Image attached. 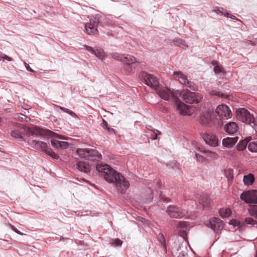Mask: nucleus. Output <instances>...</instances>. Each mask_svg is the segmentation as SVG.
Returning a JSON list of instances; mask_svg holds the SVG:
<instances>
[{"label":"nucleus","instance_id":"1","mask_svg":"<svg viewBox=\"0 0 257 257\" xmlns=\"http://www.w3.org/2000/svg\"><path fill=\"white\" fill-rule=\"evenodd\" d=\"M96 170L103 176L105 180L109 183H115L117 190L120 193H125L130 186V183L120 173L117 172L110 166L107 164L96 165Z\"/></svg>","mask_w":257,"mask_h":257},{"label":"nucleus","instance_id":"2","mask_svg":"<svg viewBox=\"0 0 257 257\" xmlns=\"http://www.w3.org/2000/svg\"><path fill=\"white\" fill-rule=\"evenodd\" d=\"M179 96H181L183 100L189 104L197 103L202 98L198 93L191 92L187 89L182 91L176 90V93L173 94V101L177 110L183 115H190L189 106L181 101L178 98Z\"/></svg>","mask_w":257,"mask_h":257},{"label":"nucleus","instance_id":"3","mask_svg":"<svg viewBox=\"0 0 257 257\" xmlns=\"http://www.w3.org/2000/svg\"><path fill=\"white\" fill-rule=\"evenodd\" d=\"M32 135H35L37 136H47L53 137L51 140L52 146L56 149H66L68 148L69 144L67 142L60 141L57 140L64 139L61 136H58L56 133L47 129H42L37 126H34L31 131Z\"/></svg>","mask_w":257,"mask_h":257},{"label":"nucleus","instance_id":"4","mask_svg":"<svg viewBox=\"0 0 257 257\" xmlns=\"http://www.w3.org/2000/svg\"><path fill=\"white\" fill-rule=\"evenodd\" d=\"M111 57L123 63V70L128 74L134 73L140 64V62L137 61L136 58L131 55L125 56L115 52L111 54Z\"/></svg>","mask_w":257,"mask_h":257},{"label":"nucleus","instance_id":"5","mask_svg":"<svg viewBox=\"0 0 257 257\" xmlns=\"http://www.w3.org/2000/svg\"><path fill=\"white\" fill-rule=\"evenodd\" d=\"M74 155L77 160L84 159L89 161L97 162L101 159V154L96 150L93 149L78 148Z\"/></svg>","mask_w":257,"mask_h":257},{"label":"nucleus","instance_id":"6","mask_svg":"<svg viewBox=\"0 0 257 257\" xmlns=\"http://www.w3.org/2000/svg\"><path fill=\"white\" fill-rule=\"evenodd\" d=\"M237 118L243 122L249 124L257 130V117H254L252 114L245 108H240L236 110Z\"/></svg>","mask_w":257,"mask_h":257},{"label":"nucleus","instance_id":"7","mask_svg":"<svg viewBox=\"0 0 257 257\" xmlns=\"http://www.w3.org/2000/svg\"><path fill=\"white\" fill-rule=\"evenodd\" d=\"M142 80L148 86L155 89L159 85L158 79L154 75L149 74L145 71H142L140 74Z\"/></svg>","mask_w":257,"mask_h":257},{"label":"nucleus","instance_id":"8","mask_svg":"<svg viewBox=\"0 0 257 257\" xmlns=\"http://www.w3.org/2000/svg\"><path fill=\"white\" fill-rule=\"evenodd\" d=\"M240 198L247 204H257V190H249L243 191Z\"/></svg>","mask_w":257,"mask_h":257},{"label":"nucleus","instance_id":"9","mask_svg":"<svg viewBox=\"0 0 257 257\" xmlns=\"http://www.w3.org/2000/svg\"><path fill=\"white\" fill-rule=\"evenodd\" d=\"M174 75L178 78L180 82L184 84L186 87L189 88L193 91L197 90L198 86L193 82L188 80L187 76L181 73L180 71L174 72Z\"/></svg>","mask_w":257,"mask_h":257},{"label":"nucleus","instance_id":"10","mask_svg":"<svg viewBox=\"0 0 257 257\" xmlns=\"http://www.w3.org/2000/svg\"><path fill=\"white\" fill-rule=\"evenodd\" d=\"M167 212L171 218H183L186 216L187 213L186 210L181 209L174 205L169 206L168 207Z\"/></svg>","mask_w":257,"mask_h":257},{"label":"nucleus","instance_id":"11","mask_svg":"<svg viewBox=\"0 0 257 257\" xmlns=\"http://www.w3.org/2000/svg\"><path fill=\"white\" fill-rule=\"evenodd\" d=\"M99 21L96 17H91L89 23L84 24L86 32L89 35H95L98 32L97 27Z\"/></svg>","mask_w":257,"mask_h":257},{"label":"nucleus","instance_id":"12","mask_svg":"<svg viewBox=\"0 0 257 257\" xmlns=\"http://www.w3.org/2000/svg\"><path fill=\"white\" fill-rule=\"evenodd\" d=\"M215 113L221 119H227L232 116L231 111L225 104L219 105L217 107Z\"/></svg>","mask_w":257,"mask_h":257},{"label":"nucleus","instance_id":"13","mask_svg":"<svg viewBox=\"0 0 257 257\" xmlns=\"http://www.w3.org/2000/svg\"><path fill=\"white\" fill-rule=\"evenodd\" d=\"M155 90L161 98L165 100H169L171 96L173 97V94L176 93V91H171L167 87L160 85L155 89Z\"/></svg>","mask_w":257,"mask_h":257},{"label":"nucleus","instance_id":"14","mask_svg":"<svg viewBox=\"0 0 257 257\" xmlns=\"http://www.w3.org/2000/svg\"><path fill=\"white\" fill-rule=\"evenodd\" d=\"M202 137L206 144L210 146L216 147L218 145V139L214 134L206 133Z\"/></svg>","mask_w":257,"mask_h":257},{"label":"nucleus","instance_id":"15","mask_svg":"<svg viewBox=\"0 0 257 257\" xmlns=\"http://www.w3.org/2000/svg\"><path fill=\"white\" fill-rule=\"evenodd\" d=\"M208 226L214 231H218L223 228V222L219 218L215 217L210 219Z\"/></svg>","mask_w":257,"mask_h":257},{"label":"nucleus","instance_id":"16","mask_svg":"<svg viewBox=\"0 0 257 257\" xmlns=\"http://www.w3.org/2000/svg\"><path fill=\"white\" fill-rule=\"evenodd\" d=\"M212 114L210 111L203 113L200 118V123L206 126H210L213 123Z\"/></svg>","mask_w":257,"mask_h":257},{"label":"nucleus","instance_id":"17","mask_svg":"<svg viewBox=\"0 0 257 257\" xmlns=\"http://www.w3.org/2000/svg\"><path fill=\"white\" fill-rule=\"evenodd\" d=\"M29 143L34 148L37 150H40L43 152H45L48 148L46 143L37 141L33 138L30 139Z\"/></svg>","mask_w":257,"mask_h":257},{"label":"nucleus","instance_id":"18","mask_svg":"<svg viewBox=\"0 0 257 257\" xmlns=\"http://www.w3.org/2000/svg\"><path fill=\"white\" fill-rule=\"evenodd\" d=\"M238 139V137L233 138L226 137L222 140V145L223 147L230 149L236 143Z\"/></svg>","mask_w":257,"mask_h":257},{"label":"nucleus","instance_id":"19","mask_svg":"<svg viewBox=\"0 0 257 257\" xmlns=\"http://www.w3.org/2000/svg\"><path fill=\"white\" fill-rule=\"evenodd\" d=\"M237 125L235 122L230 121L225 124L224 130L229 135H233L237 131Z\"/></svg>","mask_w":257,"mask_h":257},{"label":"nucleus","instance_id":"20","mask_svg":"<svg viewBox=\"0 0 257 257\" xmlns=\"http://www.w3.org/2000/svg\"><path fill=\"white\" fill-rule=\"evenodd\" d=\"M76 168L80 171L88 173L90 171V165L85 162L79 161L76 164Z\"/></svg>","mask_w":257,"mask_h":257},{"label":"nucleus","instance_id":"21","mask_svg":"<svg viewBox=\"0 0 257 257\" xmlns=\"http://www.w3.org/2000/svg\"><path fill=\"white\" fill-rule=\"evenodd\" d=\"M251 138L250 137H247L243 140H241L236 145V149L238 151H242L246 149L247 144L250 141Z\"/></svg>","mask_w":257,"mask_h":257},{"label":"nucleus","instance_id":"22","mask_svg":"<svg viewBox=\"0 0 257 257\" xmlns=\"http://www.w3.org/2000/svg\"><path fill=\"white\" fill-rule=\"evenodd\" d=\"M10 134L12 137L19 141H25L24 140L25 134L18 130L11 131Z\"/></svg>","mask_w":257,"mask_h":257},{"label":"nucleus","instance_id":"23","mask_svg":"<svg viewBox=\"0 0 257 257\" xmlns=\"http://www.w3.org/2000/svg\"><path fill=\"white\" fill-rule=\"evenodd\" d=\"M243 181L245 185H251L254 181V177L252 174L245 175L243 177Z\"/></svg>","mask_w":257,"mask_h":257},{"label":"nucleus","instance_id":"24","mask_svg":"<svg viewBox=\"0 0 257 257\" xmlns=\"http://www.w3.org/2000/svg\"><path fill=\"white\" fill-rule=\"evenodd\" d=\"M219 213L222 218H227L229 217L232 213L231 209L229 208H220L219 209Z\"/></svg>","mask_w":257,"mask_h":257},{"label":"nucleus","instance_id":"25","mask_svg":"<svg viewBox=\"0 0 257 257\" xmlns=\"http://www.w3.org/2000/svg\"><path fill=\"white\" fill-rule=\"evenodd\" d=\"M198 201L199 204H201L203 208L207 206L210 202V199L205 195L200 196L198 199Z\"/></svg>","mask_w":257,"mask_h":257},{"label":"nucleus","instance_id":"26","mask_svg":"<svg viewBox=\"0 0 257 257\" xmlns=\"http://www.w3.org/2000/svg\"><path fill=\"white\" fill-rule=\"evenodd\" d=\"M157 239L160 243L162 245V248L165 252H167V246L166 243V239L162 232H160L158 235Z\"/></svg>","mask_w":257,"mask_h":257},{"label":"nucleus","instance_id":"27","mask_svg":"<svg viewBox=\"0 0 257 257\" xmlns=\"http://www.w3.org/2000/svg\"><path fill=\"white\" fill-rule=\"evenodd\" d=\"M94 54L102 60L105 59V53L104 50L101 48L95 47Z\"/></svg>","mask_w":257,"mask_h":257},{"label":"nucleus","instance_id":"28","mask_svg":"<svg viewBox=\"0 0 257 257\" xmlns=\"http://www.w3.org/2000/svg\"><path fill=\"white\" fill-rule=\"evenodd\" d=\"M248 149L251 152H257V140H254L249 143Z\"/></svg>","mask_w":257,"mask_h":257},{"label":"nucleus","instance_id":"29","mask_svg":"<svg viewBox=\"0 0 257 257\" xmlns=\"http://www.w3.org/2000/svg\"><path fill=\"white\" fill-rule=\"evenodd\" d=\"M214 11L216 13H219L222 16L229 17L230 14L226 12L223 8L221 7H216Z\"/></svg>","mask_w":257,"mask_h":257},{"label":"nucleus","instance_id":"30","mask_svg":"<svg viewBox=\"0 0 257 257\" xmlns=\"http://www.w3.org/2000/svg\"><path fill=\"white\" fill-rule=\"evenodd\" d=\"M56 107L60 109L61 110H62L63 111L66 112V113H67L68 114H69L70 115H71L72 117H76V118H78V116L77 115L75 114V113H74L73 111L69 110V109L68 108H65V107H63L62 106H60L59 105H56Z\"/></svg>","mask_w":257,"mask_h":257},{"label":"nucleus","instance_id":"31","mask_svg":"<svg viewBox=\"0 0 257 257\" xmlns=\"http://www.w3.org/2000/svg\"><path fill=\"white\" fill-rule=\"evenodd\" d=\"M173 43L174 44V45H176V46H186V44H185V42L182 40L180 38H175L173 41Z\"/></svg>","mask_w":257,"mask_h":257},{"label":"nucleus","instance_id":"32","mask_svg":"<svg viewBox=\"0 0 257 257\" xmlns=\"http://www.w3.org/2000/svg\"><path fill=\"white\" fill-rule=\"evenodd\" d=\"M244 222L246 224L250 225L252 226H254L255 225H257V221L250 217H246L244 220Z\"/></svg>","mask_w":257,"mask_h":257},{"label":"nucleus","instance_id":"33","mask_svg":"<svg viewBox=\"0 0 257 257\" xmlns=\"http://www.w3.org/2000/svg\"><path fill=\"white\" fill-rule=\"evenodd\" d=\"M44 153L54 159H57L59 158L58 155L56 154L53 151H52L51 149L49 148L46 150V151Z\"/></svg>","mask_w":257,"mask_h":257},{"label":"nucleus","instance_id":"34","mask_svg":"<svg viewBox=\"0 0 257 257\" xmlns=\"http://www.w3.org/2000/svg\"><path fill=\"white\" fill-rule=\"evenodd\" d=\"M247 211L249 214V215L255 219H257V209L255 208V207H251L250 206L249 208L247 209Z\"/></svg>","mask_w":257,"mask_h":257},{"label":"nucleus","instance_id":"35","mask_svg":"<svg viewBox=\"0 0 257 257\" xmlns=\"http://www.w3.org/2000/svg\"><path fill=\"white\" fill-rule=\"evenodd\" d=\"M213 71L214 73L216 74H218L221 72L224 73H226V72L224 71L222 66L219 65H217L216 66H215L214 68Z\"/></svg>","mask_w":257,"mask_h":257},{"label":"nucleus","instance_id":"36","mask_svg":"<svg viewBox=\"0 0 257 257\" xmlns=\"http://www.w3.org/2000/svg\"><path fill=\"white\" fill-rule=\"evenodd\" d=\"M122 243V241L119 238H116L112 239L110 242L111 245L114 246H121Z\"/></svg>","mask_w":257,"mask_h":257},{"label":"nucleus","instance_id":"37","mask_svg":"<svg viewBox=\"0 0 257 257\" xmlns=\"http://www.w3.org/2000/svg\"><path fill=\"white\" fill-rule=\"evenodd\" d=\"M195 157L197 159V160L200 162H204L205 161V158L202 155L196 154Z\"/></svg>","mask_w":257,"mask_h":257},{"label":"nucleus","instance_id":"38","mask_svg":"<svg viewBox=\"0 0 257 257\" xmlns=\"http://www.w3.org/2000/svg\"><path fill=\"white\" fill-rule=\"evenodd\" d=\"M188 224L187 222L179 221L177 223V227L183 228L186 227Z\"/></svg>","mask_w":257,"mask_h":257},{"label":"nucleus","instance_id":"39","mask_svg":"<svg viewBox=\"0 0 257 257\" xmlns=\"http://www.w3.org/2000/svg\"><path fill=\"white\" fill-rule=\"evenodd\" d=\"M84 47L85 48L86 50H87L88 52H90L91 54L94 53L95 47L93 48L90 46L86 45H84Z\"/></svg>","mask_w":257,"mask_h":257},{"label":"nucleus","instance_id":"40","mask_svg":"<svg viewBox=\"0 0 257 257\" xmlns=\"http://www.w3.org/2000/svg\"><path fill=\"white\" fill-rule=\"evenodd\" d=\"M153 132L155 135V136H154V137H153V139L157 140L158 139V137H157L158 135H160L161 133L160 131H158L157 130H155V129H154Z\"/></svg>","mask_w":257,"mask_h":257},{"label":"nucleus","instance_id":"41","mask_svg":"<svg viewBox=\"0 0 257 257\" xmlns=\"http://www.w3.org/2000/svg\"><path fill=\"white\" fill-rule=\"evenodd\" d=\"M101 126L104 129H106L107 127H108V124L106 121H105L104 119H102V122L101 123Z\"/></svg>","mask_w":257,"mask_h":257},{"label":"nucleus","instance_id":"42","mask_svg":"<svg viewBox=\"0 0 257 257\" xmlns=\"http://www.w3.org/2000/svg\"><path fill=\"white\" fill-rule=\"evenodd\" d=\"M10 226L13 230H14L15 232L20 235L22 234V233L19 230H18L14 225L10 224Z\"/></svg>","mask_w":257,"mask_h":257},{"label":"nucleus","instance_id":"43","mask_svg":"<svg viewBox=\"0 0 257 257\" xmlns=\"http://www.w3.org/2000/svg\"><path fill=\"white\" fill-rule=\"evenodd\" d=\"M214 94L216 95V96L221 97H224V94L222 92H220V91L214 92Z\"/></svg>","mask_w":257,"mask_h":257},{"label":"nucleus","instance_id":"44","mask_svg":"<svg viewBox=\"0 0 257 257\" xmlns=\"http://www.w3.org/2000/svg\"><path fill=\"white\" fill-rule=\"evenodd\" d=\"M231 222V224L234 226H238L240 224V221L236 220H232Z\"/></svg>","mask_w":257,"mask_h":257},{"label":"nucleus","instance_id":"45","mask_svg":"<svg viewBox=\"0 0 257 257\" xmlns=\"http://www.w3.org/2000/svg\"><path fill=\"white\" fill-rule=\"evenodd\" d=\"M106 130H107L108 133L110 134H114L115 133V130L113 128H111L110 127H107L106 129Z\"/></svg>","mask_w":257,"mask_h":257},{"label":"nucleus","instance_id":"46","mask_svg":"<svg viewBox=\"0 0 257 257\" xmlns=\"http://www.w3.org/2000/svg\"><path fill=\"white\" fill-rule=\"evenodd\" d=\"M3 58V59H6L8 61H12L13 60V59L12 57H10L6 55H5V56Z\"/></svg>","mask_w":257,"mask_h":257},{"label":"nucleus","instance_id":"47","mask_svg":"<svg viewBox=\"0 0 257 257\" xmlns=\"http://www.w3.org/2000/svg\"><path fill=\"white\" fill-rule=\"evenodd\" d=\"M26 67L27 70L29 71L30 72H33L34 71L29 66L28 64H27L26 65Z\"/></svg>","mask_w":257,"mask_h":257},{"label":"nucleus","instance_id":"48","mask_svg":"<svg viewBox=\"0 0 257 257\" xmlns=\"http://www.w3.org/2000/svg\"><path fill=\"white\" fill-rule=\"evenodd\" d=\"M211 65L215 66H216L217 65H219L218 62L216 60L212 61L211 62Z\"/></svg>","mask_w":257,"mask_h":257},{"label":"nucleus","instance_id":"49","mask_svg":"<svg viewBox=\"0 0 257 257\" xmlns=\"http://www.w3.org/2000/svg\"><path fill=\"white\" fill-rule=\"evenodd\" d=\"M228 18H230L232 20H236V19H237L236 17L235 16H233V15H230V14L229 17Z\"/></svg>","mask_w":257,"mask_h":257},{"label":"nucleus","instance_id":"50","mask_svg":"<svg viewBox=\"0 0 257 257\" xmlns=\"http://www.w3.org/2000/svg\"><path fill=\"white\" fill-rule=\"evenodd\" d=\"M250 206L251 207H255V208L257 209V205H250Z\"/></svg>","mask_w":257,"mask_h":257},{"label":"nucleus","instance_id":"51","mask_svg":"<svg viewBox=\"0 0 257 257\" xmlns=\"http://www.w3.org/2000/svg\"><path fill=\"white\" fill-rule=\"evenodd\" d=\"M164 201L169 202V198H165Z\"/></svg>","mask_w":257,"mask_h":257},{"label":"nucleus","instance_id":"52","mask_svg":"<svg viewBox=\"0 0 257 257\" xmlns=\"http://www.w3.org/2000/svg\"><path fill=\"white\" fill-rule=\"evenodd\" d=\"M2 118L0 117V125L2 124Z\"/></svg>","mask_w":257,"mask_h":257},{"label":"nucleus","instance_id":"53","mask_svg":"<svg viewBox=\"0 0 257 257\" xmlns=\"http://www.w3.org/2000/svg\"><path fill=\"white\" fill-rule=\"evenodd\" d=\"M255 257H257V250L255 251Z\"/></svg>","mask_w":257,"mask_h":257},{"label":"nucleus","instance_id":"54","mask_svg":"<svg viewBox=\"0 0 257 257\" xmlns=\"http://www.w3.org/2000/svg\"><path fill=\"white\" fill-rule=\"evenodd\" d=\"M151 127H152V126L151 125H149L147 128L148 129H150Z\"/></svg>","mask_w":257,"mask_h":257}]
</instances>
